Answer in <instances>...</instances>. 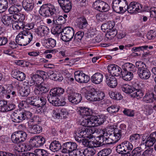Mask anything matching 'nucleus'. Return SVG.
<instances>
[{
	"instance_id": "obj_1",
	"label": "nucleus",
	"mask_w": 156,
	"mask_h": 156,
	"mask_svg": "<svg viewBox=\"0 0 156 156\" xmlns=\"http://www.w3.org/2000/svg\"><path fill=\"white\" fill-rule=\"evenodd\" d=\"M135 65L138 69V75L141 79L147 80L150 77L151 72L145 63L141 61H139L136 62Z\"/></svg>"
},
{
	"instance_id": "obj_2",
	"label": "nucleus",
	"mask_w": 156,
	"mask_h": 156,
	"mask_svg": "<svg viewBox=\"0 0 156 156\" xmlns=\"http://www.w3.org/2000/svg\"><path fill=\"white\" fill-rule=\"evenodd\" d=\"M91 131L87 129L85 127L80 126L76 131L75 136V138L76 141L79 143H82L83 139V137H87L90 139L91 136Z\"/></svg>"
},
{
	"instance_id": "obj_3",
	"label": "nucleus",
	"mask_w": 156,
	"mask_h": 156,
	"mask_svg": "<svg viewBox=\"0 0 156 156\" xmlns=\"http://www.w3.org/2000/svg\"><path fill=\"white\" fill-rule=\"evenodd\" d=\"M32 114L29 111H19L17 112H14L12 116L13 122L16 123H20L26 119H30Z\"/></svg>"
},
{
	"instance_id": "obj_4",
	"label": "nucleus",
	"mask_w": 156,
	"mask_h": 156,
	"mask_svg": "<svg viewBox=\"0 0 156 156\" xmlns=\"http://www.w3.org/2000/svg\"><path fill=\"white\" fill-rule=\"evenodd\" d=\"M39 12L41 15L46 17L56 15L57 13L55 6L50 3L43 5L41 6Z\"/></svg>"
},
{
	"instance_id": "obj_5",
	"label": "nucleus",
	"mask_w": 156,
	"mask_h": 156,
	"mask_svg": "<svg viewBox=\"0 0 156 156\" xmlns=\"http://www.w3.org/2000/svg\"><path fill=\"white\" fill-rule=\"evenodd\" d=\"M27 134L22 131H17L12 134L11 136L12 142L14 143L19 144L25 141L27 138Z\"/></svg>"
},
{
	"instance_id": "obj_6",
	"label": "nucleus",
	"mask_w": 156,
	"mask_h": 156,
	"mask_svg": "<svg viewBox=\"0 0 156 156\" xmlns=\"http://www.w3.org/2000/svg\"><path fill=\"white\" fill-rule=\"evenodd\" d=\"M74 34L73 28L70 27H66L64 28L63 34L61 35V38L64 41L69 42L72 40Z\"/></svg>"
},
{
	"instance_id": "obj_7",
	"label": "nucleus",
	"mask_w": 156,
	"mask_h": 156,
	"mask_svg": "<svg viewBox=\"0 0 156 156\" xmlns=\"http://www.w3.org/2000/svg\"><path fill=\"white\" fill-rule=\"evenodd\" d=\"M76 144L73 142H68L64 143L62 144V149L61 152L64 153H69V155L72 153L77 148Z\"/></svg>"
},
{
	"instance_id": "obj_8",
	"label": "nucleus",
	"mask_w": 156,
	"mask_h": 156,
	"mask_svg": "<svg viewBox=\"0 0 156 156\" xmlns=\"http://www.w3.org/2000/svg\"><path fill=\"white\" fill-rule=\"evenodd\" d=\"M46 140L41 136H36L32 138L30 143L33 147H39L43 146L45 143Z\"/></svg>"
},
{
	"instance_id": "obj_9",
	"label": "nucleus",
	"mask_w": 156,
	"mask_h": 156,
	"mask_svg": "<svg viewBox=\"0 0 156 156\" xmlns=\"http://www.w3.org/2000/svg\"><path fill=\"white\" fill-rule=\"evenodd\" d=\"M126 0H113L112 9L113 10L117 13L121 12L123 8H125L124 10L126 9L125 7L126 6Z\"/></svg>"
},
{
	"instance_id": "obj_10",
	"label": "nucleus",
	"mask_w": 156,
	"mask_h": 156,
	"mask_svg": "<svg viewBox=\"0 0 156 156\" xmlns=\"http://www.w3.org/2000/svg\"><path fill=\"white\" fill-rule=\"evenodd\" d=\"M74 74L75 80L80 83H87L90 80V77L82 71L76 72Z\"/></svg>"
},
{
	"instance_id": "obj_11",
	"label": "nucleus",
	"mask_w": 156,
	"mask_h": 156,
	"mask_svg": "<svg viewBox=\"0 0 156 156\" xmlns=\"http://www.w3.org/2000/svg\"><path fill=\"white\" fill-rule=\"evenodd\" d=\"M34 88V92L35 95H40L43 93H46L48 91L49 88L47 87L46 84L43 82L41 83L39 85H36L33 87Z\"/></svg>"
},
{
	"instance_id": "obj_12",
	"label": "nucleus",
	"mask_w": 156,
	"mask_h": 156,
	"mask_svg": "<svg viewBox=\"0 0 156 156\" xmlns=\"http://www.w3.org/2000/svg\"><path fill=\"white\" fill-rule=\"evenodd\" d=\"M108 69L109 72L112 75L111 76H118L121 74L122 70L119 66L115 64L109 65L108 67Z\"/></svg>"
},
{
	"instance_id": "obj_13",
	"label": "nucleus",
	"mask_w": 156,
	"mask_h": 156,
	"mask_svg": "<svg viewBox=\"0 0 156 156\" xmlns=\"http://www.w3.org/2000/svg\"><path fill=\"white\" fill-rule=\"evenodd\" d=\"M108 24L109 25L107 30L106 35L113 38L117 34V30L114 27L115 23L114 21H110L108 22Z\"/></svg>"
},
{
	"instance_id": "obj_14",
	"label": "nucleus",
	"mask_w": 156,
	"mask_h": 156,
	"mask_svg": "<svg viewBox=\"0 0 156 156\" xmlns=\"http://www.w3.org/2000/svg\"><path fill=\"white\" fill-rule=\"evenodd\" d=\"M57 1L65 12H68L70 10L72 5L70 0H57Z\"/></svg>"
},
{
	"instance_id": "obj_15",
	"label": "nucleus",
	"mask_w": 156,
	"mask_h": 156,
	"mask_svg": "<svg viewBox=\"0 0 156 156\" xmlns=\"http://www.w3.org/2000/svg\"><path fill=\"white\" fill-rule=\"evenodd\" d=\"M88 25L87 20L84 16L80 17L76 20V26L80 29H85Z\"/></svg>"
},
{
	"instance_id": "obj_16",
	"label": "nucleus",
	"mask_w": 156,
	"mask_h": 156,
	"mask_svg": "<svg viewBox=\"0 0 156 156\" xmlns=\"http://www.w3.org/2000/svg\"><path fill=\"white\" fill-rule=\"evenodd\" d=\"M84 119H85L82 121V125L81 126L85 127L87 129L91 131V136H92V130L91 129L88 128L87 127H94L93 120H91L93 119L92 116L87 118L85 117Z\"/></svg>"
},
{
	"instance_id": "obj_17",
	"label": "nucleus",
	"mask_w": 156,
	"mask_h": 156,
	"mask_svg": "<svg viewBox=\"0 0 156 156\" xmlns=\"http://www.w3.org/2000/svg\"><path fill=\"white\" fill-rule=\"evenodd\" d=\"M106 83L108 86L112 88L115 87L118 84L116 79L113 76L105 75Z\"/></svg>"
},
{
	"instance_id": "obj_18",
	"label": "nucleus",
	"mask_w": 156,
	"mask_h": 156,
	"mask_svg": "<svg viewBox=\"0 0 156 156\" xmlns=\"http://www.w3.org/2000/svg\"><path fill=\"white\" fill-rule=\"evenodd\" d=\"M35 32L38 36L42 37L47 35L49 32V30L46 26L41 25L36 29Z\"/></svg>"
},
{
	"instance_id": "obj_19",
	"label": "nucleus",
	"mask_w": 156,
	"mask_h": 156,
	"mask_svg": "<svg viewBox=\"0 0 156 156\" xmlns=\"http://www.w3.org/2000/svg\"><path fill=\"white\" fill-rule=\"evenodd\" d=\"M156 141V132L152 133L149 136H147V139L145 145L147 147L152 146Z\"/></svg>"
},
{
	"instance_id": "obj_20",
	"label": "nucleus",
	"mask_w": 156,
	"mask_h": 156,
	"mask_svg": "<svg viewBox=\"0 0 156 156\" xmlns=\"http://www.w3.org/2000/svg\"><path fill=\"white\" fill-rule=\"evenodd\" d=\"M33 0H26L22 3V7L27 12H31L34 7V4L32 2Z\"/></svg>"
},
{
	"instance_id": "obj_21",
	"label": "nucleus",
	"mask_w": 156,
	"mask_h": 156,
	"mask_svg": "<svg viewBox=\"0 0 156 156\" xmlns=\"http://www.w3.org/2000/svg\"><path fill=\"white\" fill-rule=\"evenodd\" d=\"M12 74L14 78L20 81H22L25 80L26 77L24 73L16 69L13 71Z\"/></svg>"
},
{
	"instance_id": "obj_22",
	"label": "nucleus",
	"mask_w": 156,
	"mask_h": 156,
	"mask_svg": "<svg viewBox=\"0 0 156 156\" xmlns=\"http://www.w3.org/2000/svg\"><path fill=\"white\" fill-rule=\"evenodd\" d=\"M49 102L52 104L53 105L56 106V105H58L57 104L58 101H60L59 97L56 94L52 93L50 91L49 95L47 97Z\"/></svg>"
},
{
	"instance_id": "obj_23",
	"label": "nucleus",
	"mask_w": 156,
	"mask_h": 156,
	"mask_svg": "<svg viewBox=\"0 0 156 156\" xmlns=\"http://www.w3.org/2000/svg\"><path fill=\"white\" fill-rule=\"evenodd\" d=\"M62 148L60 143L58 141L55 140L52 141L49 146V149L53 152H57Z\"/></svg>"
},
{
	"instance_id": "obj_24",
	"label": "nucleus",
	"mask_w": 156,
	"mask_h": 156,
	"mask_svg": "<svg viewBox=\"0 0 156 156\" xmlns=\"http://www.w3.org/2000/svg\"><path fill=\"white\" fill-rule=\"evenodd\" d=\"M16 42L20 46H25L29 44L28 41L24 38L23 34L20 33L16 36Z\"/></svg>"
},
{
	"instance_id": "obj_25",
	"label": "nucleus",
	"mask_w": 156,
	"mask_h": 156,
	"mask_svg": "<svg viewBox=\"0 0 156 156\" xmlns=\"http://www.w3.org/2000/svg\"><path fill=\"white\" fill-rule=\"evenodd\" d=\"M103 75L100 73H96L93 74L91 77V80L94 83L98 84L102 81Z\"/></svg>"
},
{
	"instance_id": "obj_26",
	"label": "nucleus",
	"mask_w": 156,
	"mask_h": 156,
	"mask_svg": "<svg viewBox=\"0 0 156 156\" xmlns=\"http://www.w3.org/2000/svg\"><path fill=\"white\" fill-rule=\"evenodd\" d=\"M96 90L94 88L87 91L85 94L86 98L90 101H95Z\"/></svg>"
},
{
	"instance_id": "obj_27",
	"label": "nucleus",
	"mask_w": 156,
	"mask_h": 156,
	"mask_svg": "<svg viewBox=\"0 0 156 156\" xmlns=\"http://www.w3.org/2000/svg\"><path fill=\"white\" fill-rule=\"evenodd\" d=\"M79 108L80 109L79 111V113L80 114L82 117L84 118L91 116V109L84 107H80Z\"/></svg>"
},
{
	"instance_id": "obj_28",
	"label": "nucleus",
	"mask_w": 156,
	"mask_h": 156,
	"mask_svg": "<svg viewBox=\"0 0 156 156\" xmlns=\"http://www.w3.org/2000/svg\"><path fill=\"white\" fill-rule=\"evenodd\" d=\"M136 66L130 63H126L122 66V71L134 72L136 70Z\"/></svg>"
},
{
	"instance_id": "obj_29",
	"label": "nucleus",
	"mask_w": 156,
	"mask_h": 156,
	"mask_svg": "<svg viewBox=\"0 0 156 156\" xmlns=\"http://www.w3.org/2000/svg\"><path fill=\"white\" fill-rule=\"evenodd\" d=\"M92 118L91 120H93L94 127L98 126L102 124L105 120V116H92Z\"/></svg>"
},
{
	"instance_id": "obj_30",
	"label": "nucleus",
	"mask_w": 156,
	"mask_h": 156,
	"mask_svg": "<svg viewBox=\"0 0 156 156\" xmlns=\"http://www.w3.org/2000/svg\"><path fill=\"white\" fill-rule=\"evenodd\" d=\"M22 9L21 5L14 4L9 8L8 11L9 14L14 15L17 14L20 12Z\"/></svg>"
},
{
	"instance_id": "obj_31",
	"label": "nucleus",
	"mask_w": 156,
	"mask_h": 156,
	"mask_svg": "<svg viewBox=\"0 0 156 156\" xmlns=\"http://www.w3.org/2000/svg\"><path fill=\"white\" fill-rule=\"evenodd\" d=\"M82 99L81 95L77 93L76 92L74 94L72 97H70L69 100V102L74 104H77L80 102Z\"/></svg>"
},
{
	"instance_id": "obj_32",
	"label": "nucleus",
	"mask_w": 156,
	"mask_h": 156,
	"mask_svg": "<svg viewBox=\"0 0 156 156\" xmlns=\"http://www.w3.org/2000/svg\"><path fill=\"white\" fill-rule=\"evenodd\" d=\"M143 100L146 103H153L154 101H156V97L153 93H146L144 97Z\"/></svg>"
},
{
	"instance_id": "obj_33",
	"label": "nucleus",
	"mask_w": 156,
	"mask_h": 156,
	"mask_svg": "<svg viewBox=\"0 0 156 156\" xmlns=\"http://www.w3.org/2000/svg\"><path fill=\"white\" fill-rule=\"evenodd\" d=\"M30 133L34 134L39 133L42 132V128L38 125H30L28 126Z\"/></svg>"
},
{
	"instance_id": "obj_34",
	"label": "nucleus",
	"mask_w": 156,
	"mask_h": 156,
	"mask_svg": "<svg viewBox=\"0 0 156 156\" xmlns=\"http://www.w3.org/2000/svg\"><path fill=\"white\" fill-rule=\"evenodd\" d=\"M16 95V92L13 90V87L11 85L7 87L6 88L5 98L8 99Z\"/></svg>"
},
{
	"instance_id": "obj_35",
	"label": "nucleus",
	"mask_w": 156,
	"mask_h": 156,
	"mask_svg": "<svg viewBox=\"0 0 156 156\" xmlns=\"http://www.w3.org/2000/svg\"><path fill=\"white\" fill-rule=\"evenodd\" d=\"M124 132H125V130H120L118 129H114L113 137L115 140V141L117 142L122 136H124Z\"/></svg>"
},
{
	"instance_id": "obj_36",
	"label": "nucleus",
	"mask_w": 156,
	"mask_h": 156,
	"mask_svg": "<svg viewBox=\"0 0 156 156\" xmlns=\"http://www.w3.org/2000/svg\"><path fill=\"white\" fill-rule=\"evenodd\" d=\"M140 139V136L139 134L134 133L130 136L129 140L130 142L137 145L139 144Z\"/></svg>"
},
{
	"instance_id": "obj_37",
	"label": "nucleus",
	"mask_w": 156,
	"mask_h": 156,
	"mask_svg": "<svg viewBox=\"0 0 156 156\" xmlns=\"http://www.w3.org/2000/svg\"><path fill=\"white\" fill-rule=\"evenodd\" d=\"M120 89L124 92L130 94V95L133 90H134L133 87L127 84L121 85Z\"/></svg>"
},
{
	"instance_id": "obj_38",
	"label": "nucleus",
	"mask_w": 156,
	"mask_h": 156,
	"mask_svg": "<svg viewBox=\"0 0 156 156\" xmlns=\"http://www.w3.org/2000/svg\"><path fill=\"white\" fill-rule=\"evenodd\" d=\"M12 15L11 16H2V21L3 23L6 26H8L12 24L13 19Z\"/></svg>"
},
{
	"instance_id": "obj_39",
	"label": "nucleus",
	"mask_w": 156,
	"mask_h": 156,
	"mask_svg": "<svg viewBox=\"0 0 156 156\" xmlns=\"http://www.w3.org/2000/svg\"><path fill=\"white\" fill-rule=\"evenodd\" d=\"M102 138L103 143L104 145L110 144L116 142L115 141V140L113 137H111L109 136H104V135L101 136Z\"/></svg>"
},
{
	"instance_id": "obj_40",
	"label": "nucleus",
	"mask_w": 156,
	"mask_h": 156,
	"mask_svg": "<svg viewBox=\"0 0 156 156\" xmlns=\"http://www.w3.org/2000/svg\"><path fill=\"white\" fill-rule=\"evenodd\" d=\"M132 72L122 71L121 74L123 80L126 81H130L133 78Z\"/></svg>"
},
{
	"instance_id": "obj_41",
	"label": "nucleus",
	"mask_w": 156,
	"mask_h": 156,
	"mask_svg": "<svg viewBox=\"0 0 156 156\" xmlns=\"http://www.w3.org/2000/svg\"><path fill=\"white\" fill-rule=\"evenodd\" d=\"M131 94V96L133 98L136 97L137 99L141 98L144 95V93L140 89H136L134 87V90Z\"/></svg>"
},
{
	"instance_id": "obj_42",
	"label": "nucleus",
	"mask_w": 156,
	"mask_h": 156,
	"mask_svg": "<svg viewBox=\"0 0 156 156\" xmlns=\"http://www.w3.org/2000/svg\"><path fill=\"white\" fill-rule=\"evenodd\" d=\"M112 149L110 148H104L100 151L98 153V156H108L112 152Z\"/></svg>"
},
{
	"instance_id": "obj_43",
	"label": "nucleus",
	"mask_w": 156,
	"mask_h": 156,
	"mask_svg": "<svg viewBox=\"0 0 156 156\" xmlns=\"http://www.w3.org/2000/svg\"><path fill=\"white\" fill-rule=\"evenodd\" d=\"M95 150L92 147L86 148L83 151V154L85 156H93L95 153Z\"/></svg>"
},
{
	"instance_id": "obj_44",
	"label": "nucleus",
	"mask_w": 156,
	"mask_h": 156,
	"mask_svg": "<svg viewBox=\"0 0 156 156\" xmlns=\"http://www.w3.org/2000/svg\"><path fill=\"white\" fill-rule=\"evenodd\" d=\"M45 47L48 48H51L54 47L56 45V41L52 38L47 39L45 42Z\"/></svg>"
},
{
	"instance_id": "obj_45",
	"label": "nucleus",
	"mask_w": 156,
	"mask_h": 156,
	"mask_svg": "<svg viewBox=\"0 0 156 156\" xmlns=\"http://www.w3.org/2000/svg\"><path fill=\"white\" fill-rule=\"evenodd\" d=\"M34 153V156H48V154L47 151L43 149H37Z\"/></svg>"
},
{
	"instance_id": "obj_46",
	"label": "nucleus",
	"mask_w": 156,
	"mask_h": 156,
	"mask_svg": "<svg viewBox=\"0 0 156 156\" xmlns=\"http://www.w3.org/2000/svg\"><path fill=\"white\" fill-rule=\"evenodd\" d=\"M8 7L7 0H0V13L5 12Z\"/></svg>"
},
{
	"instance_id": "obj_47",
	"label": "nucleus",
	"mask_w": 156,
	"mask_h": 156,
	"mask_svg": "<svg viewBox=\"0 0 156 156\" xmlns=\"http://www.w3.org/2000/svg\"><path fill=\"white\" fill-rule=\"evenodd\" d=\"M126 6H125V7H126V8H125L126 9L124 10L125 8H123L122 9V10H121V12L122 13H124L125 12L126 10H127L128 12H129L130 13H133L134 12V8L133 6V4H133L132 2H131L129 5H128V3L126 1Z\"/></svg>"
},
{
	"instance_id": "obj_48",
	"label": "nucleus",
	"mask_w": 156,
	"mask_h": 156,
	"mask_svg": "<svg viewBox=\"0 0 156 156\" xmlns=\"http://www.w3.org/2000/svg\"><path fill=\"white\" fill-rule=\"evenodd\" d=\"M127 153L130 152L133 149V145L132 144L128 141H125L122 142Z\"/></svg>"
},
{
	"instance_id": "obj_49",
	"label": "nucleus",
	"mask_w": 156,
	"mask_h": 156,
	"mask_svg": "<svg viewBox=\"0 0 156 156\" xmlns=\"http://www.w3.org/2000/svg\"><path fill=\"white\" fill-rule=\"evenodd\" d=\"M52 93H53L59 97L65 92L64 89L61 87H57L52 89L51 90Z\"/></svg>"
},
{
	"instance_id": "obj_50",
	"label": "nucleus",
	"mask_w": 156,
	"mask_h": 156,
	"mask_svg": "<svg viewBox=\"0 0 156 156\" xmlns=\"http://www.w3.org/2000/svg\"><path fill=\"white\" fill-rule=\"evenodd\" d=\"M22 34H23V35L24 36V38L26 39L29 43L33 39V34H32L29 31H27L23 30V31L20 32Z\"/></svg>"
},
{
	"instance_id": "obj_51",
	"label": "nucleus",
	"mask_w": 156,
	"mask_h": 156,
	"mask_svg": "<svg viewBox=\"0 0 156 156\" xmlns=\"http://www.w3.org/2000/svg\"><path fill=\"white\" fill-rule=\"evenodd\" d=\"M109 95L112 98L117 100H120L123 98L122 96L119 92H111L109 93Z\"/></svg>"
},
{
	"instance_id": "obj_52",
	"label": "nucleus",
	"mask_w": 156,
	"mask_h": 156,
	"mask_svg": "<svg viewBox=\"0 0 156 156\" xmlns=\"http://www.w3.org/2000/svg\"><path fill=\"white\" fill-rule=\"evenodd\" d=\"M64 28H62L61 25L58 24L55 27L51 30L52 33L54 34H63Z\"/></svg>"
},
{
	"instance_id": "obj_53",
	"label": "nucleus",
	"mask_w": 156,
	"mask_h": 156,
	"mask_svg": "<svg viewBox=\"0 0 156 156\" xmlns=\"http://www.w3.org/2000/svg\"><path fill=\"white\" fill-rule=\"evenodd\" d=\"M119 110V106L117 105H112L108 108L107 109V111L111 114L117 112Z\"/></svg>"
},
{
	"instance_id": "obj_54",
	"label": "nucleus",
	"mask_w": 156,
	"mask_h": 156,
	"mask_svg": "<svg viewBox=\"0 0 156 156\" xmlns=\"http://www.w3.org/2000/svg\"><path fill=\"white\" fill-rule=\"evenodd\" d=\"M12 17L13 20L17 21H20L22 22L24 21V20L25 19V16L23 14L19 13L12 15Z\"/></svg>"
},
{
	"instance_id": "obj_55",
	"label": "nucleus",
	"mask_w": 156,
	"mask_h": 156,
	"mask_svg": "<svg viewBox=\"0 0 156 156\" xmlns=\"http://www.w3.org/2000/svg\"><path fill=\"white\" fill-rule=\"evenodd\" d=\"M30 91V87L27 86L20 90V93L21 95L22 96H27L29 94Z\"/></svg>"
},
{
	"instance_id": "obj_56",
	"label": "nucleus",
	"mask_w": 156,
	"mask_h": 156,
	"mask_svg": "<svg viewBox=\"0 0 156 156\" xmlns=\"http://www.w3.org/2000/svg\"><path fill=\"white\" fill-rule=\"evenodd\" d=\"M97 139L98 140H96V141H92V143L94 144L93 145L94 147H99L104 145L102 139V138L101 136H99Z\"/></svg>"
},
{
	"instance_id": "obj_57",
	"label": "nucleus",
	"mask_w": 156,
	"mask_h": 156,
	"mask_svg": "<svg viewBox=\"0 0 156 156\" xmlns=\"http://www.w3.org/2000/svg\"><path fill=\"white\" fill-rule=\"evenodd\" d=\"M133 4H132L133 5L134 8V12H140L143 9V5L141 4L136 2H132Z\"/></svg>"
},
{
	"instance_id": "obj_58",
	"label": "nucleus",
	"mask_w": 156,
	"mask_h": 156,
	"mask_svg": "<svg viewBox=\"0 0 156 156\" xmlns=\"http://www.w3.org/2000/svg\"><path fill=\"white\" fill-rule=\"evenodd\" d=\"M8 102L4 100H0V111L2 112H5L7 104Z\"/></svg>"
},
{
	"instance_id": "obj_59",
	"label": "nucleus",
	"mask_w": 156,
	"mask_h": 156,
	"mask_svg": "<svg viewBox=\"0 0 156 156\" xmlns=\"http://www.w3.org/2000/svg\"><path fill=\"white\" fill-rule=\"evenodd\" d=\"M105 97L104 93L101 91H96L95 101H99L103 100Z\"/></svg>"
},
{
	"instance_id": "obj_60",
	"label": "nucleus",
	"mask_w": 156,
	"mask_h": 156,
	"mask_svg": "<svg viewBox=\"0 0 156 156\" xmlns=\"http://www.w3.org/2000/svg\"><path fill=\"white\" fill-rule=\"evenodd\" d=\"M142 149L140 147H138L135 148L132 152L131 156H140Z\"/></svg>"
},
{
	"instance_id": "obj_61",
	"label": "nucleus",
	"mask_w": 156,
	"mask_h": 156,
	"mask_svg": "<svg viewBox=\"0 0 156 156\" xmlns=\"http://www.w3.org/2000/svg\"><path fill=\"white\" fill-rule=\"evenodd\" d=\"M144 111L147 115H151L153 112L152 106L149 105H144Z\"/></svg>"
},
{
	"instance_id": "obj_62",
	"label": "nucleus",
	"mask_w": 156,
	"mask_h": 156,
	"mask_svg": "<svg viewBox=\"0 0 156 156\" xmlns=\"http://www.w3.org/2000/svg\"><path fill=\"white\" fill-rule=\"evenodd\" d=\"M38 96H37L31 97V100L28 102V104L30 105L37 107V104Z\"/></svg>"
},
{
	"instance_id": "obj_63",
	"label": "nucleus",
	"mask_w": 156,
	"mask_h": 156,
	"mask_svg": "<svg viewBox=\"0 0 156 156\" xmlns=\"http://www.w3.org/2000/svg\"><path fill=\"white\" fill-rule=\"evenodd\" d=\"M84 32L82 31H80L76 33L74 37V39L79 41L81 40L84 35Z\"/></svg>"
},
{
	"instance_id": "obj_64",
	"label": "nucleus",
	"mask_w": 156,
	"mask_h": 156,
	"mask_svg": "<svg viewBox=\"0 0 156 156\" xmlns=\"http://www.w3.org/2000/svg\"><path fill=\"white\" fill-rule=\"evenodd\" d=\"M83 151L80 149H76L70 154L71 156H82Z\"/></svg>"
}]
</instances>
